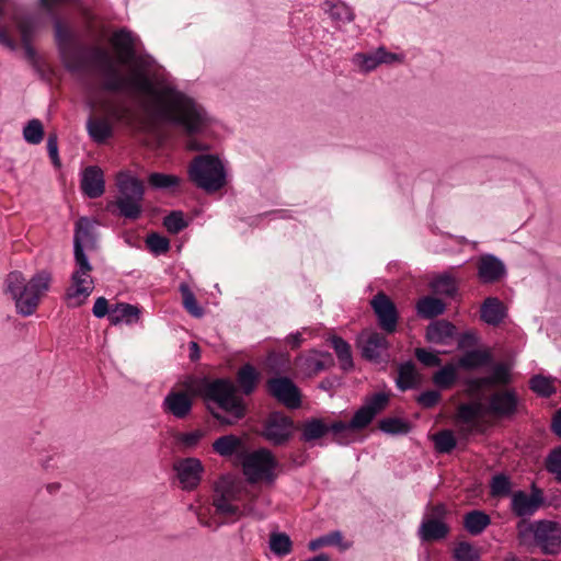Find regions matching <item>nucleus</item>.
I'll use <instances>...</instances> for the list:
<instances>
[{
    "label": "nucleus",
    "instance_id": "f257e3e1",
    "mask_svg": "<svg viewBox=\"0 0 561 561\" xmlns=\"http://www.w3.org/2000/svg\"><path fill=\"white\" fill-rule=\"evenodd\" d=\"M96 220L89 217H80L75 224L73 233V259L76 271L71 275V286L67 289V299H73L79 296L89 297L93 290V286H84L87 277L91 278L89 273L93 266L85 253V250H98V232L95 230ZM93 280L90 279V284Z\"/></svg>",
    "mask_w": 561,
    "mask_h": 561
},
{
    "label": "nucleus",
    "instance_id": "f03ea898",
    "mask_svg": "<svg viewBox=\"0 0 561 561\" xmlns=\"http://www.w3.org/2000/svg\"><path fill=\"white\" fill-rule=\"evenodd\" d=\"M236 385L229 378L208 380L203 378L198 386V393L207 401H214L229 415L209 409L211 416L221 425L230 426L243 419L247 413L244 400L238 396Z\"/></svg>",
    "mask_w": 561,
    "mask_h": 561
},
{
    "label": "nucleus",
    "instance_id": "7ed1b4c3",
    "mask_svg": "<svg viewBox=\"0 0 561 561\" xmlns=\"http://www.w3.org/2000/svg\"><path fill=\"white\" fill-rule=\"evenodd\" d=\"M167 105L154 111V115L172 125L181 126L190 136L202 130L205 113L192 98L173 87H165L162 92Z\"/></svg>",
    "mask_w": 561,
    "mask_h": 561
},
{
    "label": "nucleus",
    "instance_id": "20e7f679",
    "mask_svg": "<svg viewBox=\"0 0 561 561\" xmlns=\"http://www.w3.org/2000/svg\"><path fill=\"white\" fill-rule=\"evenodd\" d=\"M117 196L107 204L106 209L118 217L137 220L142 214L145 184L128 171H121L116 176Z\"/></svg>",
    "mask_w": 561,
    "mask_h": 561
},
{
    "label": "nucleus",
    "instance_id": "39448f33",
    "mask_svg": "<svg viewBox=\"0 0 561 561\" xmlns=\"http://www.w3.org/2000/svg\"><path fill=\"white\" fill-rule=\"evenodd\" d=\"M517 538L523 546H530L531 539L542 553L554 556L561 548V530L557 522L539 519L527 523L520 519L517 525Z\"/></svg>",
    "mask_w": 561,
    "mask_h": 561
},
{
    "label": "nucleus",
    "instance_id": "423d86ee",
    "mask_svg": "<svg viewBox=\"0 0 561 561\" xmlns=\"http://www.w3.org/2000/svg\"><path fill=\"white\" fill-rule=\"evenodd\" d=\"M188 179L206 193L220 191L227 184V172L217 154L196 156L188 167Z\"/></svg>",
    "mask_w": 561,
    "mask_h": 561
},
{
    "label": "nucleus",
    "instance_id": "0eeeda50",
    "mask_svg": "<svg viewBox=\"0 0 561 561\" xmlns=\"http://www.w3.org/2000/svg\"><path fill=\"white\" fill-rule=\"evenodd\" d=\"M242 471L250 484L265 481L273 484L277 478L275 469L279 462L267 448H259L252 453H242Z\"/></svg>",
    "mask_w": 561,
    "mask_h": 561
},
{
    "label": "nucleus",
    "instance_id": "6e6552de",
    "mask_svg": "<svg viewBox=\"0 0 561 561\" xmlns=\"http://www.w3.org/2000/svg\"><path fill=\"white\" fill-rule=\"evenodd\" d=\"M88 60L95 66L103 77L101 89L105 92L119 93L128 90L130 77L122 75L115 66L108 50L102 47L89 48Z\"/></svg>",
    "mask_w": 561,
    "mask_h": 561
},
{
    "label": "nucleus",
    "instance_id": "1a4fd4ad",
    "mask_svg": "<svg viewBox=\"0 0 561 561\" xmlns=\"http://www.w3.org/2000/svg\"><path fill=\"white\" fill-rule=\"evenodd\" d=\"M54 30L65 69L71 73L85 70L88 62L84 57L89 56V48L77 47L69 50L67 46L73 38L72 32L57 16H54Z\"/></svg>",
    "mask_w": 561,
    "mask_h": 561
},
{
    "label": "nucleus",
    "instance_id": "9d476101",
    "mask_svg": "<svg viewBox=\"0 0 561 561\" xmlns=\"http://www.w3.org/2000/svg\"><path fill=\"white\" fill-rule=\"evenodd\" d=\"M295 428L291 417L282 411H273L264 421L260 436L274 446H283L291 439Z\"/></svg>",
    "mask_w": 561,
    "mask_h": 561
},
{
    "label": "nucleus",
    "instance_id": "9b49d317",
    "mask_svg": "<svg viewBox=\"0 0 561 561\" xmlns=\"http://www.w3.org/2000/svg\"><path fill=\"white\" fill-rule=\"evenodd\" d=\"M519 397L515 389L492 392L484 404L485 414L497 420H512L518 412Z\"/></svg>",
    "mask_w": 561,
    "mask_h": 561
},
{
    "label": "nucleus",
    "instance_id": "f8f14e48",
    "mask_svg": "<svg viewBox=\"0 0 561 561\" xmlns=\"http://www.w3.org/2000/svg\"><path fill=\"white\" fill-rule=\"evenodd\" d=\"M370 307L376 316L378 327L388 334L394 333L400 316L393 300L383 291H379L370 300Z\"/></svg>",
    "mask_w": 561,
    "mask_h": 561
},
{
    "label": "nucleus",
    "instance_id": "ddd939ff",
    "mask_svg": "<svg viewBox=\"0 0 561 561\" xmlns=\"http://www.w3.org/2000/svg\"><path fill=\"white\" fill-rule=\"evenodd\" d=\"M486 368L491 374L482 377H467L462 383L471 391H480L483 388H492L495 386H507L512 382L511 365L504 362H495Z\"/></svg>",
    "mask_w": 561,
    "mask_h": 561
},
{
    "label": "nucleus",
    "instance_id": "4468645a",
    "mask_svg": "<svg viewBox=\"0 0 561 561\" xmlns=\"http://www.w3.org/2000/svg\"><path fill=\"white\" fill-rule=\"evenodd\" d=\"M530 490V494L522 490L512 494L511 511L515 516L522 519L533 516L546 504L542 489L537 486L536 483H531Z\"/></svg>",
    "mask_w": 561,
    "mask_h": 561
},
{
    "label": "nucleus",
    "instance_id": "2eb2a0df",
    "mask_svg": "<svg viewBox=\"0 0 561 561\" xmlns=\"http://www.w3.org/2000/svg\"><path fill=\"white\" fill-rule=\"evenodd\" d=\"M268 393L288 409L301 405V392L297 385L287 376L274 377L266 383Z\"/></svg>",
    "mask_w": 561,
    "mask_h": 561
},
{
    "label": "nucleus",
    "instance_id": "dca6fc26",
    "mask_svg": "<svg viewBox=\"0 0 561 561\" xmlns=\"http://www.w3.org/2000/svg\"><path fill=\"white\" fill-rule=\"evenodd\" d=\"M51 282V274L42 270L35 273L27 282V295L24 301H18V313L23 317H28L36 310L39 296L43 291L49 288Z\"/></svg>",
    "mask_w": 561,
    "mask_h": 561
},
{
    "label": "nucleus",
    "instance_id": "f3484780",
    "mask_svg": "<svg viewBox=\"0 0 561 561\" xmlns=\"http://www.w3.org/2000/svg\"><path fill=\"white\" fill-rule=\"evenodd\" d=\"M389 403V396L386 392H377L367 398L364 404L355 411L353 417L348 422L352 431H360L366 428Z\"/></svg>",
    "mask_w": 561,
    "mask_h": 561
},
{
    "label": "nucleus",
    "instance_id": "a211bd4d",
    "mask_svg": "<svg viewBox=\"0 0 561 561\" xmlns=\"http://www.w3.org/2000/svg\"><path fill=\"white\" fill-rule=\"evenodd\" d=\"M173 470L176 473L181 489L190 492L199 485L203 473L205 472V467L201 459L186 457L175 461L173 463Z\"/></svg>",
    "mask_w": 561,
    "mask_h": 561
},
{
    "label": "nucleus",
    "instance_id": "6ab92c4d",
    "mask_svg": "<svg viewBox=\"0 0 561 561\" xmlns=\"http://www.w3.org/2000/svg\"><path fill=\"white\" fill-rule=\"evenodd\" d=\"M507 274L504 262L494 254H483L478 261L477 276L481 284H495Z\"/></svg>",
    "mask_w": 561,
    "mask_h": 561
},
{
    "label": "nucleus",
    "instance_id": "aec40b11",
    "mask_svg": "<svg viewBox=\"0 0 561 561\" xmlns=\"http://www.w3.org/2000/svg\"><path fill=\"white\" fill-rule=\"evenodd\" d=\"M457 335V327L453 322L446 319H437L428 323L424 337L431 344L449 345Z\"/></svg>",
    "mask_w": 561,
    "mask_h": 561
},
{
    "label": "nucleus",
    "instance_id": "412c9836",
    "mask_svg": "<svg viewBox=\"0 0 561 561\" xmlns=\"http://www.w3.org/2000/svg\"><path fill=\"white\" fill-rule=\"evenodd\" d=\"M456 363L460 370L478 371L493 364V353L488 347L472 348L461 353Z\"/></svg>",
    "mask_w": 561,
    "mask_h": 561
},
{
    "label": "nucleus",
    "instance_id": "4be33fe9",
    "mask_svg": "<svg viewBox=\"0 0 561 561\" xmlns=\"http://www.w3.org/2000/svg\"><path fill=\"white\" fill-rule=\"evenodd\" d=\"M81 190L91 199L99 198L105 192V180L102 169L89 165L82 172Z\"/></svg>",
    "mask_w": 561,
    "mask_h": 561
},
{
    "label": "nucleus",
    "instance_id": "5701e85b",
    "mask_svg": "<svg viewBox=\"0 0 561 561\" xmlns=\"http://www.w3.org/2000/svg\"><path fill=\"white\" fill-rule=\"evenodd\" d=\"M192 398L184 391H170L163 399L162 409L176 419H185L192 411Z\"/></svg>",
    "mask_w": 561,
    "mask_h": 561
},
{
    "label": "nucleus",
    "instance_id": "b1692460",
    "mask_svg": "<svg viewBox=\"0 0 561 561\" xmlns=\"http://www.w3.org/2000/svg\"><path fill=\"white\" fill-rule=\"evenodd\" d=\"M449 533V525L439 518H425L417 530L419 538L423 542L443 540Z\"/></svg>",
    "mask_w": 561,
    "mask_h": 561
},
{
    "label": "nucleus",
    "instance_id": "393cba45",
    "mask_svg": "<svg viewBox=\"0 0 561 561\" xmlns=\"http://www.w3.org/2000/svg\"><path fill=\"white\" fill-rule=\"evenodd\" d=\"M506 316L507 309L497 297H486L480 307V318L489 325H499Z\"/></svg>",
    "mask_w": 561,
    "mask_h": 561
},
{
    "label": "nucleus",
    "instance_id": "a878e982",
    "mask_svg": "<svg viewBox=\"0 0 561 561\" xmlns=\"http://www.w3.org/2000/svg\"><path fill=\"white\" fill-rule=\"evenodd\" d=\"M359 347L363 358L373 363H380V352L387 351L390 347V343L381 333L373 332Z\"/></svg>",
    "mask_w": 561,
    "mask_h": 561
},
{
    "label": "nucleus",
    "instance_id": "bb28decb",
    "mask_svg": "<svg viewBox=\"0 0 561 561\" xmlns=\"http://www.w3.org/2000/svg\"><path fill=\"white\" fill-rule=\"evenodd\" d=\"M113 44L121 53L124 61H131L136 58L135 37L127 28H121L114 33Z\"/></svg>",
    "mask_w": 561,
    "mask_h": 561
},
{
    "label": "nucleus",
    "instance_id": "cd10ccee",
    "mask_svg": "<svg viewBox=\"0 0 561 561\" xmlns=\"http://www.w3.org/2000/svg\"><path fill=\"white\" fill-rule=\"evenodd\" d=\"M5 294H9L15 302L18 309V301H24L27 295V282L20 271L10 272L4 280Z\"/></svg>",
    "mask_w": 561,
    "mask_h": 561
},
{
    "label": "nucleus",
    "instance_id": "c85d7f7f",
    "mask_svg": "<svg viewBox=\"0 0 561 561\" xmlns=\"http://www.w3.org/2000/svg\"><path fill=\"white\" fill-rule=\"evenodd\" d=\"M139 316L140 309L137 306L118 302L111 310L110 323L116 325L125 321L127 324H131L139 320Z\"/></svg>",
    "mask_w": 561,
    "mask_h": 561
},
{
    "label": "nucleus",
    "instance_id": "c756f323",
    "mask_svg": "<svg viewBox=\"0 0 561 561\" xmlns=\"http://www.w3.org/2000/svg\"><path fill=\"white\" fill-rule=\"evenodd\" d=\"M446 311V304L436 297L425 296L416 304V313L423 319H434Z\"/></svg>",
    "mask_w": 561,
    "mask_h": 561
},
{
    "label": "nucleus",
    "instance_id": "7c9ffc66",
    "mask_svg": "<svg viewBox=\"0 0 561 561\" xmlns=\"http://www.w3.org/2000/svg\"><path fill=\"white\" fill-rule=\"evenodd\" d=\"M260 374L251 364H244L237 373V383L243 394L250 396L256 389Z\"/></svg>",
    "mask_w": 561,
    "mask_h": 561
},
{
    "label": "nucleus",
    "instance_id": "2f4dec72",
    "mask_svg": "<svg viewBox=\"0 0 561 561\" xmlns=\"http://www.w3.org/2000/svg\"><path fill=\"white\" fill-rule=\"evenodd\" d=\"M491 524V517L483 511L473 510L463 516V527L472 536H478Z\"/></svg>",
    "mask_w": 561,
    "mask_h": 561
},
{
    "label": "nucleus",
    "instance_id": "473e14b6",
    "mask_svg": "<svg viewBox=\"0 0 561 561\" xmlns=\"http://www.w3.org/2000/svg\"><path fill=\"white\" fill-rule=\"evenodd\" d=\"M430 287L434 294L450 298L455 297L458 293L457 282L448 272H444L434 277L430 283Z\"/></svg>",
    "mask_w": 561,
    "mask_h": 561
},
{
    "label": "nucleus",
    "instance_id": "72a5a7b5",
    "mask_svg": "<svg viewBox=\"0 0 561 561\" xmlns=\"http://www.w3.org/2000/svg\"><path fill=\"white\" fill-rule=\"evenodd\" d=\"M457 363L446 364L436 373H434L432 377L433 383L442 390L450 389L458 380Z\"/></svg>",
    "mask_w": 561,
    "mask_h": 561
},
{
    "label": "nucleus",
    "instance_id": "f704fd0d",
    "mask_svg": "<svg viewBox=\"0 0 561 561\" xmlns=\"http://www.w3.org/2000/svg\"><path fill=\"white\" fill-rule=\"evenodd\" d=\"M331 344L340 362L341 368L344 371H350L354 368L351 345L341 336L333 335Z\"/></svg>",
    "mask_w": 561,
    "mask_h": 561
},
{
    "label": "nucleus",
    "instance_id": "c9c22d12",
    "mask_svg": "<svg viewBox=\"0 0 561 561\" xmlns=\"http://www.w3.org/2000/svg\"><path fill=\"white\" fill-rule=\"evenodd\" d=\"M243 443L240 437L233 434H228L218 437L213 443V449L221 457H231L240 447H242Z\"/></svg>",
    "mask_w": 561,
    "mask_h": 561
},
{
    "label": "nucleus",
    "instance_id": "e433bc0d",
    "mask_svg": "<svg viewBox=\"0 0 561 561\" xmlns=\"http://www.w3.org/2000/svg\"><path fill=\"white\" fill-rule=\"evenodd\" d=\"M323 10L333 21L350 23L355 19L352 8L342 1L333 2L331 0H325L323 2Z\"/></svg>",
    "mask_w": 561,
    "mask_h": 561
},
{
    "label": "nucleus",
    "instance_id": "4c0bfd02",
    "mask_svg": "<svg viewBox=\"0 0 561 561\" xmlns=\"http://www.w3.org/2000/svg\"><path fill=\"white\" fill-rule=\"evenodd\" d=\"M327 434V423L322 419L311 417L304 423L300 439L302 442H312Z\"/></svg>",
    "mask_w": 561,
    "mask_h": 561
},
{
    "label": "nucleus",
    "instance_id": "58836bf2",
    "mask_svg": "<svg viewBox=\"0 0 561 561\" xmlns=\"http://www.w3.org/2000/svg\"><path fill=\"white\" fill-rule=\"evenodd\" d=\"M378 427L388 435H407L412 431L411 423L400 417H383Z\"/></svg>",
    "mask_w": 561,
    "mask_h": 561
},
{
    "label": "nucleus",
    "instance_id": "ea45409f",
    "mask_svg": "<svg viewBox=\"0 0 561 561\" xmlns=\"http://www.w3.org/2000/svg\"><path fill=\"white\" fill-rule=\"evenodd\" d=\"M396 386L401 391L416 387L415 365L412 360H407L399 365V374L398 378L396 379Z\"/></svg>",
    "mask_w": 561,
    "mask_h": 561
},
{
    "label": "nucleus",
    "instance_id": "a19ab883",
    "mask_svg": "<svg viewBox=\"0 0 561 561\" xmlns=\"http://www.w3.org/2000/svg\"><path fill=\"white\" fill-rule=\"evenodd\" d=\"M314 353H317L318 355H320L322 357H325L329 360V363H327L324 360H321V359H317V358L311 357V356L301 358L300 368L308 376L316 375L319 371L325 369L329 365H333L334 364L333 357H332V355L329 352H317V351H314Z\"/></svg>",
    "mask_w": 561,
    "mask_h": 561
},
{
    "label": "nucleus",
    "instance_id": "79ce46f5",
    "mask_svg": "<svg viewBox=\"0 0 561 561\" xmlns=\"http://www.w3.org/2000/svg\"><path fill=\"white\" fill-rule=\"evenodd\" d=\"M181 178L174 174L152 172L148 175V184L151 188L158 191H168L179 186Z\"/></svg>",
    "mask_w": 561,
    "mask_h": 561
},
{
    "label": "nucleus",
    "instance_id": "37998d69",
    "mask_svg": "<svg viewBox=\"0 0 561 561\" xmlns=\"http://www.w3.org/2000/svg\"><path fill=\"white\" fill-rule=\"evenodd\" d=\"M87 128L90 137L99 144L104 142L113 134L112 126L106 121L99 118H89Z\"/></svg>",
    "mask_w": 561,
    "mask_h": 561
},
{
    "label": "nucleus",
    "instance_id": "c03bdc74",
    "mask_svg": "<svg viewBox=\"0 0 561 561\" xmlns=\"http://www.w3.org/2000/svg\"><path fill=\"white\" fill-rule=\"evenodd\" d=\"M483 414H485L484 404L477 401L461 403L457 409V420L463 424H471Z\"/></svg>",
    "mask_w": 561,
    "mask_h": 561
},
{
    "label": "nucleus",
    "instance_id": "a18cd8bd",
    "mask_svg": "<svg viewBox=\"0 0 561 561\" xmlns=\"http://www.w3.org/2000/svg\"><path fill=\"white\" fill-rule=\"evenodd\" d=\"M268 546L275 556L285 557L291 552L293 541L285 533H272Z\"/></svg>",
    "mask_w": 561,
    "mask_h": 561
},
{
    "label": "nucleus",
    "instance_id": "49530a36",
    "mask_svg": "<svg viewBox=\"0 0 561 561\" xmlns=\"http://www.w3.org/2000/svg\"><path fill=\"white\" fill-rule=\"evenodd\" d=\"M512 493V481L506 473H496L490 481V494L493 497H506Z\"/></svg>",
    "mask_w": 561,
    "mask_h": 561
},
{
    "label": "nucleus",
    "instance_id": "de8ad7c7",
    "mask_svg": "<svg viewBox=\"0 0 561 561\" xmlns=\"http://www.w3.org/2000/svg\"><path fill=\"white\" fill-rule=\"evenodd\" d=\"M434 447L438 454H450L457 446V439L450 430H443L433 436Z\"/></svg>",
    "mask_w": 561,
    "mask_h": 561
},
{
    "label": "nucleus",
    "instance_id": "09e8293b",
    "mask_svg": "<svg viewBox=\"0 0 561 561\" xmlns=\"http://www.w3.org/2000/svg\"><path fill=\"white\" fill-rule=\"evenodd\" d=\"M215 495L214 499H220L221 496L225 499V502H231L238 500L239 491L233 481H231L227 477H221L219 481L215 484Z\"/></svg>",
    "mask_w": 561,
    "mask_h": 561
},
{
    "label": "nucleus",
    "instance_id": "8fccbe9b",
    "mask_svg": "<svg viewBox=\"0 0 561 561\" xmlns=\"http://www.w3.org/2000/svg\"><path fill=\"white\" fill-rule=\"evenodd\" d=\"M529 388L541 398H550L556 393L552 380L543 375H535L529 380Z\"/></svg>",
    "mask_w": 561,
    "mask_h": 561
},
{
    "label": "nucleus",
    "instance_id": "3c124183",
    "mask_svg": "<svg viewBox=\"0 0 561 561\" xmlns=\"http://www.w3.org/2000/svg\"><path fill=\"white\" fill-rule=\"evenodd\" d=\"M180 291L183 298L184 309L195 318L204 316V309L197 304L194 293L190 289L185 283L180 284Z\"/></svg>",
    "mask_w": 561,
    "mask_h": 561
},
{
    "label": "nucleus",
    "instance_id": "603ef678",
    "mask_svg": "<svg viewBox=\"0 0 561 561\" xmlns=\"http://www.w3.org/2000/svg\"><path fill=\"white\" fill-rule=\"evenodd\" d=\"M162 224L171 234H178L190 225L188 220L184 218V213L182 210H172L163 218Z\"/></svg>",
    "mask_w": 561,
    "mask_h": 561
},
{
    "label": "nucleus",
    "instance_id": "864d4df0",
    "mask_svg": "<svg viewBox=\"0 0 561 561\" xmlns=\"http://www.w3.org/2000/svg\"><path fill=\"white\" fill-rule=\"evenodd\" d=\"M24 140L31 145L39 144L44 138V126L37 118L27 122L23 128Z\"/></svg>",
    "mask_w": 561,
    "mask_h": 561
},
{
    "label": "nucleus",
    "instance_id": "5fc2aeb1",
    "mask_svg": "<svg viewBox=\"0 0 561 561\" xmlns=\"http://www.w3.org/2000/svg\"><path fill=\"white\" fill-rule=\"evenodd\" d=\"M146 245L149 251L154 255H161L167 253L170 250V240L169 238L158 233L151 232L146 237Z\"/></svg>",
    "mask_w": 561,
    "mask_h": 561
},
{
    "label": "nucleus",
    "instance_id": "6e6d98bb",
    "mask_svg": "<svg viewBox=\"0 0 561 561\" xmlns=\"http://www.w3.org/2000/svg\"><path fill=\"white\" fill-rule=\"evenodd\" d=\"M127 91H136L148 95H156L157 91L152 81L145 73H137L130 77V83Z\"/></svg>",
    "mask_w": 561,
    "mask_h": 561
},
{
    "label": "nucleus",
    "instance_id": "4d7b16f0",
    "mask_svg": "<svg viewBox=\"0 0 561 561\" xmlns=\"http://www.w3.org/2000/svg\"><path fill=\"white\" fill-rule=\"evenodd\" d=\"M354 62L358 65L364 72H370L375 70L380 65L378 48L373 53L355 54Z\"/></svg>",
    "mask_w": 561,
    "mask_h": 561
},
{
    "label": "nucleus",
    "instance_id": "13d9d810",
    "mask_svg": "<svg viewBox=\"0 0 561 561\" xmlns=\"http://www.w3.org/2000/svg\"><path fill=\"white\" fill-rule=\"evenodd\" d=\"M456 561H480L478 550L468 541H461L454 550Z\"/></svg>",
    "mask_w": 561,
    "mask_h": 561
},
{
    "label": "nucleus",
    "instance_id": "bf43d9fd",
    "mask_svg": "<svg viewBox=\"0 0 561 561\" xmlns=\"http://www.w3.org/2000/svg\"><path fill=\"white\" fill-rule=\"evenodd\" d=\"M342 539V533L340 530H334L309 541L308 548L311 551H316L323 546L340 545Z\"/></svg>",
    "mask_w": 561,
    "mask_h": 561
},
{
    "label": "nucleus",
    "instance_id": "052dcab7",
    "mask_svg": "<svg viewBox=\"0 0 561 561\" xmlns=\"http://www.w3.org/2000/svg\"><path fill=\"white\" fill-rule=\"evenodd\" d=\"M456 337H457V350L461 351L462 353L465 351L478 348L477 346L480 344V337L478 336L477 332L473 330H468L466 332H462V333L458 334Z\"/></svg>",
    "mask_w": 561,
    "mask_h": 561
},
{
    "label": "nucleus",
    "instance_id": "680f3d73",
    "mask_svg": "<svg viewBox=\"0 0 561 561\" xmlns=\"http://www.w3.org/2000/svg\"><path fill=\"white\" fill-rule=\"evenodd\" d=\"M546 469L561 483V445L552 449L546 459Z\"/></svg>",
    "mask_w": 561,
    "mask_h": 561
},
{
    "label": "nucleus",
    "instance_id": "e2e57ef3",
    "mask_svg": "<svg viewBox=\"0 0 561 561\" xmlns=\"http://www.w3.org/2000/svg\"><path fill=\"white\" fill-rule=\"evenodd\" d=\"M36 26V19L33 15H26L21 19V21L19 22V31L21 33L22 44H26V42H32V37L35 33Z\"/></svg>",
    "mask_w": 561,
    "mask_h": 561
},
{
    "label": "nucleus",
    "instance_id": "0e129e2a",
    "mask_svg": "<svg viewBox=\"0 0 561 561\" xmlns=\"http://www.w3.org/2000/svg\"><path fill=\"white\" fill-rule=\"evenodd\" d=\"M439 352H430L426 348L417 347L414 351L416 359L425 367H436L442 364Z\"/></svg>",
    "mask_w": 561,
    "mask_h": 561
},
{
    "label": "nucleus",
    "instance_id": "69168bd1",
    "mask_svg": "<svg viewBox=\"0 0 561 561\" xmlns=\"http://www.w3.org/2000/svg\"><path fill=\"white\" fill-rule=\"evenodd\" d=\"M203 436L204 432L202 430H195L190 433H180L176 439L184 448L193 449L198 445Z\"/></svg>",
    "mask_w": 561,
    "mask_h": 561
},
{
    "label": "nucleus",
    "instance_id": "338daca9",
    "mask_svg": "<svg viewBox=\"0 0 561 561\" xmlns=\"http://www.w3.org/2000/svg\"><path fill=\"white\" fill-rule=\"evenodd\" d=\"M440 397L438 390H426L417 396L416 402L424 409H432L439 402Z\"/></svg>",
    "mask_w": 561,
    "mask_h": 561
},
{
    "label": "nucleus",
    "instance_id": "774afa93",
    "mask_svg": "<svg viewBox=\"0 0 561 561\" xmlns=\"http://www.w3.org/2000/svg\"><path fill=\"white\" fill-rule=\"evenodd\" d=\"M213 505L220 515H236L239 517L243 515L238 506L232 505L230 502H225L222 496L220 499H214Z\"/></svg>",
    "mask_w": 561,
    "mask_h": 561
}]
</instances>
